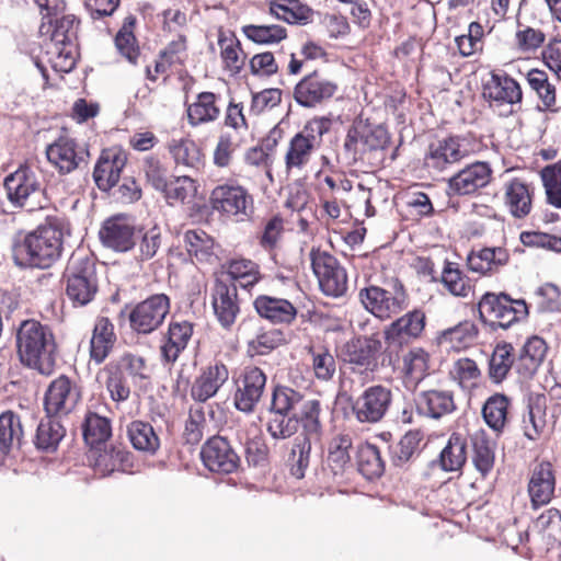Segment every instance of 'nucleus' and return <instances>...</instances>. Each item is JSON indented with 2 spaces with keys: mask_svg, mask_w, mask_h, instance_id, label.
<instances>
[{
  "mask_svg": "<svg viewBox=\"0 0 561 561\" xmlns=\"http://www.w3.org/2000/svg\"><path fill=\"white\" fill-rule=\"evenodd\" d=\"M69 229L65 217L47 216L45 221L13 245L14 262L23 268L51 267L64 251V232Z\"/></svg>",
  "mask_w": 561,
  "mask_h": 561,
  "instance_id": "1",
  "label": "nucleus"
},
{
  "mask_svg": "<svg viewBox=\"0 0 561 561\" xmlns=\"http://www.w3.org/2000/svg\"><path fill=\"white\" fill-rule=\"evenodd\" d=\"M15 347L20 363L44 376L57 367L58 344L48 324L36 319L23 320L15 332Z\"/></svg>",
  "mask_w": 561,
  "mask_h": 561,
  "instance_id": "2",
  "label": "nucleus"
},
{
  "mask_svg": "<svg viewBox=\"0 0 561 561\" xmlns=\"http://www.w3.org/2000/svg\"><path fill=\"white\" fill-rule=\"evenodd\" d=\"M60 283L72 308L92 304L100 291L96 256L85 248H77L66 263Z\"/></svg>",
  "mask_w": 561,
  "mask_h": 561,
  "instance_id": "3",
  "label": "nucleus"
},
{
  "mask_svg": "<svg viewBox=\"0 0 561 561\" xmlns=\"http://www.w3.org/2000/svg\"><path fill=\"white\" fill-rule=\"evenodd\" d=\"M390 134L382 125H373L369 119L356 117L348 127L343 150L353 164L379 167L383 151L390 146Z\"/></svg>",
  "mask_w": 561,
  "mask_h": 561,
  "instance_id": "4",
  "label": "nucleus"
},
{
  "mask_svg": "<svg viewBox=\"0 0 561 561\" xmlns=\"http://www.w3.org/2000/svg\"><path fill=\"white\" fill-rule=\"evenodd\" d=\"M331 124L330 118L316 116L307 121L302 128L288 139L283 157L287 175L301 173L311 164Z\"/></svg>",
  "mask_w": 561,
  "mask_h": 561,
  "instance_id": "5",
  "label": "nucleus"
},
{
  "mask_svg": "<svg viewBox=\"0 0 561 561\" xmlns=\"http://www.w3.org/2000/svg\"><path fill=\"white\" fill-rule=\"evenodd\" d=\"M474 307L478 320L493 330L508 329L529 316L528 304L524 299H514L504 291H485Z\"/></svg>",
  "mask_w": 561,
  "mask_h": 561,
  "instance_id": "6",
  "label": "nucleus"
},
{
  "mask_svg": "<svg viewBox=\"0 0 561 561\" xmlns=\"http://www.w3.org/2000/svg\"><path fill=\"white\" fill-rule=\"evenodd\" d=\"M358 299L366 311L381 321L398 316L410 304L408 290L398 278L383 285L367 284L359 289Z\"/></svg>",
  "mask_w": 561,
  "mask_h": 561,
  "instance_id": "7",
  "label": "nucleus"
},
{
  "mask_svg": "<svg viewBox=\"0 0 561 561\" xmlns=\"http://www.w3.org/2000/svg\"><path fill=\"white\" fill-rule=\"evenodd\" d=\"M210 209L228 220L244 221L254 210V198L237 181H226L214 186L208 198Z\"/></svg>",
  "mask_w": 561,
  "mask_h": 561,
  "instance_id": "8",
  "label": "nucleus"
},
{
  "mask_svg": "<svg viewBox=\"0 0 561 561\" xmlns=\"http://www.w3.org/2000/svg\"><path fill=\"white\" fill-rule=\"evenodd\" d=\"M309 257L320 290L328 297H344L348 290V276L341 262L320 247L311 248Z\"/></svg>",
  "mask_w": 561,
  "mask_h": 561,
  "instance_id": "9",
  "label": "nucleus"
},
{
  "mask_svg": "<svg viewBox=\"0 0 561 561\" xmlns=\"http://www.w3.org/2000/svg\"><path fill=\"white\" fill-rule=\"evenodd\" d=\"M170 310L171 298L167 294L150 295L129 311V329L138 336H148L163 325Z\"/></svg>",
  "mask_w": 561,
  "mask_h": 561,
  "instance_id": "10",
  "label": "nucleus"
},
{
  "mask_svg": "<svg viewBox=\"0 0 561 561\" xmlns=\"http://www.w3.org/2000/svg\"><path fill=\"white\" fill-rule=\"evenodd\" d=\"M393 401L390 387L377 383L365 388L352 402L351 411L356 421L376 424L388 414Z\"/></svg>",
  "mask_w": 561,
  "mask_h": 561,
  "instance_id": "11",
  "label": "nucleus"
},
{
  "mask_svg": "<svg viewBox=\"0 0 561 561\" xmlns=\"http://www.w3.org/2000/svg\"><path fill=\"white\" fill-rule=\"evenodd\" d=\"M339 92L337 82L316 69L305 75L294 87L293 96L298 105L316 108L331 101Z\"/></svg>",
  "mask_w": 561,
  "mask_h": 561,
  "instance_id": "12",
  "label": "nucleus"
},
{
  "mask_svg": "<svg viewBox=\"0 0 561 561\" xmlns=\"http://www.w3.org/2000/svg\"><path fill=\"white\" fill-rule=\"evenodd\" d=\"M8 201L19 208L33 209L31 199L44 193L43 184L35 170L28 165H20L8 174L3 181Z\"/></svg>",
  "mask_w": 561,
  "mask_h": 561,
  "instance_id": "13",
  "label": "nucleus"
},
{
  "mask_svg": "<svg viewBox=\"0 0 561 561\" xmlns=\"http://www.w3.org/2000/svg\"><path fill=\"white\" fill-rule=\"evenodd\" d=\"M267 376L257 366H245L234 379L233 405L243 413L254 412L266 387Z\"/></svg>",
  "mask_w": 561,
  "mask_h": 561,
  "instance_id": "14",
  "label": "nucleus"
},
{
  "mask_svg": "<svg viewBox=\"0 0 561 561\" xmlns=\"http://www.w3.org/2000/svg\"><path fill=\"white\" fill-rule=\"evenodd\" d=\"M482 96L490 107L499 108L508 105L520 108L524 92L520 83L506 72L490 73V78L482 85Z\"/></svg>",
  "mask_w": 561,
  "mask_h": 561,
  "instance_id": "15",
  "label": "nucleus"
},
{
  "mask_svg": "<svg viewBox=\"0 0 561 561\" xmlns=\"http://www.w3.org/2000/svg\"><path fill=\"white\" fill-rule=\"evenodd\" d=\"M201 459L210 472L230 474L241 466V458L230 444L220 435L209 437L201 448Z\"/></svg>",
  "mask_w": 561,
  "mask_h": 561,
  "instance_id": "16",
  "label": "nucleus"
},
{
  "mask_svg": "<svg viewBox=\"0 0 561 561\" xmlns=\"http://www.w3.org/2000/svg\"><path fill=\"white\" fill-rule=\"evenodd\" d=\"M188 59V41L184 34H178L158 54L153 66L146 67V79L157 82L159 78L164 80L173 70H181Z\"/></svg>",
  "mask_w": 561,
  "mask_h": 561,
  "instance_id": "17",
  "label": "nucleus"
},
{
  "mask_svg": "<svg viewBox=\"0 0 561 561\" xmlns=\"http://www.w3.org/2000/svg\"><path fill=\"white\" fill-rule=\"evenodd\" d=\"M493 170L489 162L476 161L455 173L447 182L449 196H468L484 188L492 181Z\"/></svg>",
  "mask_w": 561,
  "mask_h": 561,
  "instance_id": "18",
  "label": "nucleus"
},
{
  "mask_svg": "<svg viewBox=\"0 0 561 561\" xmlns=\"http://www.w3.org/2000/svg\"><path fill=\"white\" fill-rule=\"evenodd\" d=\"M381 346V342L374 336L354 337L343 345L340 357L343 363L351 365L353 371H373Z\"/></svg>",
  "mask_w": 561,
  "mask_h": 561,
  "instance_id": "19",
  "label": "nucleus"
},
{
  "mask_svg": "<svg viewBox=\"0 0 561 561\" xmlns=\"http://www.w3.org/2000/svg\"><path fill=\"white\" fill-rule=\"evenodd\" d=\"M80 391L69 377L61 375L48 386L44 397L47 416H62L71 413L80 401Z\"/></svg>",
  "mask_w": 561,
  "mask_h": 561,
  "instance_id": "20",
  "label": "nucleus"
},
{
  "mask_svg": "<svg viewBox=\"0 0 561 561\" xmlns=\"http://www.w3.org/2000/svg\"><path fill=\"white\" fill-rule=\"evenodd\" d=\"M230 370L221 359H213L202 367L191 386V398L204 403L214 398L229 380Z\"/></svg>",
  "mask_w": 561,
  "mask_h": 561,
  "instance_id": "21",
  "label": "nucleus"
},
{
  "mask_svg": "<svg viewBox=\"0 0 561 561\" xmlns=\"http://www.w3.org/2000/svg\"><path fill=\"white\" fill-rule=\"evenodd\" d=\"M128 161V153L118 146L101 151L93 170V180L99 190L108 192L114 187Z\"/></svg>",
  "mask_w": 561,
  "mask_h": 561,
  "instance_id": "22",
  "label": "nucleus"
},
{
  "mask_svg": "<svg viewBox=\"0 0 561 561\" xmlns=\"http://www.w3.org/2000/svg\"><path fill=\"white\" fill-rule=\"evenodd\" d=\"M211 307L219 324L231 329L241 312L237 286L216 278L211 288Z\"/></svg>",
  "mask_w": 561,
  "mask_h": 561,
  "instance_id": "23",
  "label": "nucleus"
},
{
  "mask_svg": "<svg viewBox=\"0 0 561 561\" xmlns=\"http://www.w3.org/2000/svg\"><path fill=\"white\" fill-rule=\"evenodd\" d=\"M503 203L515 219H524L533 211L535 185L526 179L514 176L504 182Z\"/></svg>",
  "mask_w": 561,
  "mask_h": 561,
  "instance_id": "24",
  "label": "nucleus"
},
{
  "mask_svg": "<svg viewBox=\"0 0 561 561\" xmlns=\"http://www.w3.org/2000/svg\"><path fill=\"white\" fill-rule=\"evenodd\" d=\"M460 136L450 135L431 142L424 158L426 167L444 171L449 165L460 162L468 156Z\"/></svg>",
  "mask_w": 561,
  "mask_h": 561,
  "instance_id": "25",
  "label": "nucleus"
},
{
  "mask_svg": "<svg viewBox=\"0 0 561 561\" xmlns=\"http://www.w3.org/2000/svg\"><path fill=\"white\" fill-rule=\"evenodd\" d=\"M425 324L426 317L421 309L409 311L385 329V341L389 345L409 344L422 335Z\"/></svg>",
  "mask_w": 561,
  "mask_h": 561,
  "instance_id": "26",
  "label": "nucleus"
},
{
  "mask_svg": "<svg viewBox=\"0 0 561 561\" xmlns=\"http://www.w3.org/2000/svg\"><path fill=\"white\" fill-rule=\"evenodd\" d=\"M256 314L274 325H291L298 316L297 307L288 299L261 294L253 302Z\"/></svg>",
  "mask_w": 561,
  "mask_h": 561,
  "instance_id": "27",
  "label": "nucleus"
},
{
  "mask_svg": "<svg viewBox=\"0 0 561 561\" xmlns=\"http://www.w3.org/2000/svg\"><path fill=\"white\" fill-rule=\"evenodd\" d=\"M556 471L548 460L538 462L530 472L527 491L531 507L537 510L551 502L556 491Z\"/></svg>",
  "mask_w": 561,
  "mask_h": 561,
  "instance_id": "28",
  "label": "nucleus"
},
{
  "mask_svg": "<svg viewBox=\"0 0 561 561\" xmlns=\"http://www.w3.org/2000/svg\"><path fill=\"white\" fill-rule=\"evenodd\" d=\"M117 343V334L113 321L105 316H98L91 330L89 342V362L103 364L113 353Z\"/></svg>",
  "mask_w": 561,
  "mask_h": 561,
  "instance_id": "29",
  "label": "nucleus"
},
{
  "mask_svg": "<svg viewBox=\"0 0 561 561\" xmlns=\"http://www.w3.org/2000/svg\"><path fill=\"white\" fill-rule=\"evenodd\" d=\"M85 153L75 139L65 136L57 138L46 148L48 162L60 174H68L78 169L84 162Z\"/></svg>",
  "mask_w": 561,
  "mask_h": 561,
  "instance_id": "30",
  "label": "nucleus"
},
{
  "mask_svg": "<svg viewBox=\"0 0 561 561\" xmlns=\"http://www.w3.org/2000/svg\"><path fill=\"white\" fill-rule=\"evenodd\" d=\"M415 405L421 415L433 420H440L457 410L455 392L443 388H432L419 392Z\"/></svg>",
  "mask_w": 561,
  "mask_h": 561,
  "instance_id": "31",
  "label": "nucleus"
},
{
  "mask_svg": "<svg viewBox=\"0 0 561 561\" xmlns=\"http://www.w3.org/2000/svg\"><path fill=\"white\" fill-rule=\"evenodd\" d=\"M194 332V323L187 320L172 319L162 335L160 355L168 364L175 363L187 347Z\"/></svg>",
  "mask_w": 561,
  "mask_h": 561,
  "instance_id": "32",
  "label": "nucleus"
},
{
  "mask_svg": "<svg viewBox=\"0 0 561 561\" xmlns=\"http://www.w3.org/2000/svg\"><path fill=\"white\" fill-rule=\"evenodd\" d=\"M549 346L539 335L528 336L516 352V373L523 379L533 378L548 355Z\"/></svg>",
  "mask_w": 561,
  "mask_h": 561,
  "instance_id": "33",
  "label": "nucleus"
},
{
  "mask_svg": "<svg viewBox=\"0 0 561 561\" xmlns=\"http://www.w3.org/2000/svg\"><path fill=\"white\" fill-rule=\"evenodd\" d=\"M530 91L538 100L537 107L541 112L557 113L560 108L556 81L549 73L539 68H531L525 76Z\"/></svg>",
  "mask_w": 561,
  "mask_h": 561,
  "instance_id": "34",
  "label": "nucleus"
},
{
  "mask_svg": "<svg viewBox=\"0 0 561 561\" xmlns=\"http://www.w3.org/2000/svg\"><path fill=\"white\" fill-rule=\"evenodd\" d=\"M135 233L136 228L122 216L105 220L99 232L102 243L117 252H127L134 248Z\"/></svg>",
  "mask_w": 561,
  "mask_h": 561,
  "instance_id": "35",
  "label": "nucleus"
},
{
  "mask_svg": "<svg viewBox=\"0 0 561 561\" xmlns=\"http://www.w3.org/2000/svg\"><path fill=\"white\" fill-rule=\"evenodd\" d=\"M217 44L224 71L230 76L241 73L245 66L248 56L234 32L219 27Z\"/></svg>",
  "mask_w": 561,
  "mask_h": 561,
  "instance_id": "36",
  "label": "nucleus"
},
{
  "mask_svg": "<svg viewBox=\"0 0 561 561\" xmlns=\"http://www.w3.org/2000/svg\"><path fill=\"white\" fill-rule=\"evenodd\" d=\"M510 262L508 250L504 247H484L472 250L467 257L468 268L481 276L497 273Z\"/></svg>",
  "mask_w": 561,
  "mask_h": 561,
  "instance_id": "37",
  "label": "nucleus"
},
{
  "mask_svg": "<svg viewBox=\"0 0 561 561\" xmlns=\"http://www.w3.org/2000/svg\"><path fill=\"white\" fill-rule=\"evenodd\" d=\"M220 95L210 91L199 92L192 103L186 104L187 123L198 127L216 122L221 114Z\"/></svg>",
  "mask_w": 561,
  "mask_h": 561,
  "instance_id": "38",
  "label": "nucleus"
},
{
  "mask_svg": "<svg viewBox=\"0 0 561 561\" xmlns=\"http://www.w3.org/2000/svg\"><path fill=\"white\" fill-rule=\"evenodd\" d=\"M226 274L232 282L231 285L250 291L264 278L257 262L242 255L233 256L225 263Z\"/></svg>",
  "mask_w": 561,
  "mask_h": 561,
  "instance_id": "39",
  "label": "nucleus"
},
{
  "mask_svg": "<svg viewBox=\"0 0 561 561\" xmlns=\"http://www.w3.org/2000/svg\"><path fill=\"white\" fill-rule=\"evenodd\" d=\"M184 248L196 264L213 265L217 262L216 241L202 229H188L183 236Z\"/></svg>",
  "mask_w": 561,
  "mask_h": 561,
  "instance_id": "40",
  "label": "nucleus"
},
{
  "mask_svg": "<svg viewBox=\"0 0 561 561\" xmlns=\"http://www.w3.org/2000/svg\"><path fill=\"white\" fill-rule=\"evenodd\" d=\"M479 336V325L471 319H465L439 332L437 342L453 351L461 352L476 345Z\"/></svg>",
  "mask_w": 561,
  "mask_h": 561,
  "instance_id": "41",
  "label": "nucleus"
},
{
  "mask_svg": "<svg viewBox=\"0 0 561 561\" xmlns=\"http://www.w3.org/2000/svg\"><path fill=\"white\" fill-rule=\"evenodd\" d=\"M353 438L350 434H337L328 444L327 469L335 477H342L353 467Z\"/></svg>",
  "mask_w": 561,
  "mask_h": 561,
  "instance_id": "42",
  "label": "nucleus"
},
{
  "mask_svg": "<svg viewBox=\"0 0 561 561\" xmlns=\"http://www.w3.org/2000/svg\"><path fill=\"white\" fill-rule=\"evenodd\" d=\"M511 409L512 398L503 392H494L484 401L481 414L489 428L500 435L510 423Z\"/></svg>",
  "mask_w": 561,
  "mask_h": 561,
  "instance_id": "43",
  "label": "nucleus"
},
{
  "mask_svg": "<svg viewBox=\"0 0 561 561\" xmlns=\"http://www.w3.org/2000/svg\"><path fill=\"white\" fill-rule=\"evenodd\" d=\"M26 428L22 416L12 410L0 414V453L9 455L14 449H21L25 443Z\"/></svg>",
  "mask_w": 561,
  "mask_h": 561,
  "instance_id": "44",
  "label": "nucleus"
},
{
  "mask_svg": "<svg viewBox=\"0 0 561 561\" xmlns=\"http://www.w3.org/2000/svg\"><path fill=\"white\" fill-rule=\"evenodd\" d=\"M126 436L133 448L144 455L156 456L161 448V438L149 422H129L126 425Z\"/></svg>",
  "mask_w": 561,
  "mask_h": 561,
  "instance_id": "45",
  "label": "nucleus"
},
{
  "mask_svg": "<svg viewBox=\"0 0 561 561\" xmlns=\"http://www.w3.org/2000/svg\"><path fill=\"white\" fill-rule=\"evenodd\" d=\"M517 357L512 343L500 341L493 347L488 360V377L494 385H501L510 375L512 368L516 369Z\"/></svg>",
  "mask_w": 561,
  "mask_h": 561,
  "instance_id": "46",
  "label": "nucleus"
},
{
  "mask_svg": "<svg viewBox=\"0 0 561 561\" xmlns=\"http://www.w3.org/2000/svg\"><path fill=\"white\" fill-rule=\"evenodd\" d=\"M168 152L176 165L199 170L205 164L203 149L188 137L171 139L167 145Z\"/></svg>",
  "mask_w": 561,
  "mask_h": 561,
  "instance_id": "47",
  "label": "nucleus"
},
{
  "mask_svg": "<svg viewBox=\"0 0 561 561\" xmlns=\"http://www.w3.org/2000/svg\"><path fill=\"white\" fill-rule=\"evenodd\" d=\"M439 282L448 294L457 298L472 297L476 291V280L450 261H445Z\"/></svg>",
  "mask_w": 561,
  "mask_h": 561,
  "instance_id": "48",
  "label": "nucleus"
},
{
  "mask_svg": "<svg viewBox=\"0 0 561 561\" xmlns=\"http://www.w3.org/2000/svg\"><path fill=\"white\" fill-rule=\"evenodd\" d=\"M268 12L288 24L307 25L313 21L314 11L300 0H270Z\"/></svg>",
  "mask_w": 561,
  "mask_h": 561,
  "instance_id": "49",
  "label": "nucleus"
},
{
  "mask_svg": "<svg viewBox=\"0 0 561 561\" xmlns=\"http://www.w3.org/2000/svg\"><path fill=\"white\" fill-rule=\"evenodd\" d=\"M95 467L103 474L115 471L131 472L135 467V456L122 444L112 445L99 454Z\"/></svg>",
  "mask_w": 561,
  "mask_h": 561,
  "instance_id": "50",
  "label": "nucleus"
},
{
  "mask_svg": "<svg viewBox=\"0 0 561 561\" xmlns=\"http://www.w3.org/2000/svg\"><path fill=\"white\" fill-rule=\"evenodd\" d=\"M321 402L318 399H306L294 413L295 420L301 425L302 431L297 437H306L314 443L322 436Z\"/></svg>",
  "mask_w": 561,
  "mask_h": 561,
  "instance_id": "51",
  "label": "nucleus"
},
{
  "mask_svg": "<svg viewBox=\"0 0 561 561\" xmlns=\"http://www.w3.org/2000/svg\"><path fill=\"white\" fill-rule=\"evenodd\" d=\"M472 447L471 460L482 479L494 469L495 449L484 430H479L470 436Z\"/></svg>",
  "mask_w": 561,
  "mask_h": 561,
  "instance_id": "52",
  "label": "nucleus"
},
{
  "mask_svg": "<svg viewBox=\"0 0 561 561\" xmlns=\"http://www.w3.org/2000/svg\"><path fill=\"white\" fill-rule=\"evenodd\" d=\"M287 343L285 333L276 328L262 329L248 341L245 353L250 358L265 356Z\"/></svg>",
  "mask_w": 561,
  "mask_h": 561,
  "instance_id": "53",
  "label": "nucleus"
},
{
  "mask_svg": "<svg viewBox=\"0 0 561 561\" xmlns=\"http://www.w3.org/2000/svg\"><path fill=\"white\" fill-rule=\"evenodd\" d=\"M82 435L87 445L99 447L112 436V421L95 412H88L82 423Z\"/></svg>",
  "mask_w": 561,
  "mask_h": 561,
  "instance_id": "54",
  "label": "nucleus"
},
{
  "mask_svg": "<svg viewBox=\"0 0 561 561\" xmlns=\"http://www.w3.org/2000/svg\"><path fill=\"white\" fill-rule=\"evenodd\" d=\"M56 416L43 419L36 430L34 444L37 449L53 453L66 435V428Z\"/></svg>",
  "mask_w": 561,
  "mask_h": 561,
  "instance_id": "55",
  "label": "nucleus"
},
{
  "mask_svg": "<svg viewBox=\"0 0 561 561\" xmlns=\"http://www.w3.org/2000/svg\"><path fill=\"white\" fill-rule=\"evenodd\" d=\"M136 18L133 15L126 16L114 38L117 51L131 65H137L140 56V47L134 34Z\"/></svg>",
  "mask_w": 561,
  "mask_h": 561,
  "instance_id": "56",
  "label": "nucleus"
},
{
  "mask_svg": "<svg viewBox=\"0 0 561 561\" xmlns=\"http://www.w3.org/2000/svg\"><path fill=\"white\" fill-rule=\"evenodd\" d=\"M440 466L445 471L460 470L467 461V439L454 432L439 455Z\"/></svg>",
  "mask_w": 561,
  "mask_h": 561,
  "instance_id": "57",
  "label": "nucleus"
},
{
  "mask_svg": "<svg viewBox=\"0 0 561 561\" xmlns=\"http://www.w3.org/2000/svg\"><path fill=\"white\" fill-rule=\"evenodd\" d=\"M402 364L407 382L417 386L428 375L430 354L422 347H414L403 356Z\"/></svg>",
  "mask_w": 561,
  "mask_h": 561,
  "instance_id": "58",
  "label": "nucleus"
},
{
  "mask_svg": "<svg viewBox=\"0 0 561 561\" xmlns=\"http://www.w3.org/2000/svg\"><path fill=\"white\" fill-rule=\"evenodd\" d=\"M358 471L368 480L379 478L385 471V462L376 445L362 443L356 451Z\"/></svg>",
  "mask_w": 561,
  "mask_h": 561,
  "instance_id": "59",
  "label": "nucleus"
},
{
  "mask_svg": "<svg viewBox=\"0 0 561 561\" xmlns=\"http://www.w3.org/2000/svg\"><path fill=\"white\" fill-rule=\"evenodd\" d=\"M449 376L462 390L471 391L478 388L482 371L474 359L461 357L454 362Z\"/></svg>",
  "mask_w": 561,
  "mask_h": 561,
  "instance_id": "60",
  "label": "nucleus"
},
{
  "mask_svg": "<svg viewBox=\"0 0 561 561\" xmlns=\"http://www.w3.org/2000/svg\"><path fill=\"white\" fill-rule=\"evenodd\" d=\"M305 400V396L299 391L288 386L277 385L272 393L271 412L280 415L294 414Z\"/></svg>",
  "mask_w": 561,
  "mask_h": 561,
  "instance_id": "61",
  "label": "nucleus"
},
{
  "mask_svg": "<svg viewBox=\"0 0 561 561\" xmlns=\"http://www.w3.org/2000/svg\"><path fill=\"white\" fill-rule=\"evenodd\" d=\"M242 34L257 45L279 44L287 38V30L278 24H247L241 27Z\"/></svg>",
  "mask_w": 561,
  "mask_h": 561,
  "instance_id": "62",
  "label": "nucleus"
},
{
  "mask_svg": "<svg viewBox=\"0 0 561 561\" xmlns=\"http://www.w3.org/2000/svg\"><path fill=\"white\" fill-rule=\"evenodd\" d=\"M197 192V181L188 175L173 176L171 181L168 180L167 187L160 191L170 204H184L194 198Z\"/></svg>",
  "mask_w": 561,
  "mask_h": 561,
  "instance_id": "63",
  "label": "nucleus"
},
{
  "mask_svg": "<svg viewBox=\"0 0 561 561\" xmlns=\"http://www.w3.org/2000/svg\"><path fill=\"white\" fill-rule=\"evenodd\" d=\"M540 178L545 187L547 203L561 209V159L543 167Z\"/></svg>",
  "mask_w": 561,
  "mask_h": 561,
  "instance_id": "64",
  "label": "nucleus"
}]
</instances>
